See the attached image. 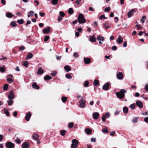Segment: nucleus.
I'll use <instances>...</instances> for the list:
<instances>
[{
	"instance_id": "obj_51",
	"label": "nucleus",
	"mask_w": 148,
	"mask_h": 148,
	"mask_svg": "<svg viewBox=\"0 0 148 148\" xmlns=\"http://www.w3.org/2000/svg\"><path fill=\"white\" fill-rule=\"evenodd\" d=\"M110 10V8L109 7H107L104 10V11L105 12H109Z\"/></svg>"
},
{
	"instance_id": "obj_35",
	"label": "nucleus",
	"mask_w": 148,
	"mask_h": 148,
	"mask_svg": "<svg viewBox=\"0 0 148 148\" xmlns=\"http://www.w3.org/2000/svg\"><path fill=\"white\" fill-rule=\"evenodd\" d=\"M10 25L12 27H15L17 25V24L16 23L13 21L11 22V23H10Z\"/></svg>"
},
{
	"instance_id": "obj_25",
	"label": "nucleus",
	"mask_w": 148,
	"mask_h": 148,
	"mask_svg": "<svg viewBox=\"0 0 148 148\" xmlns=\"http://www.w3.org/2000/svg\"><path fill=\"white\" fill-rule=\"evenodd\" d=\"M85 132L86 134H89L91 133L92 130L90 129H86L85 130Z\"/></svg>"
},
{
	"instance_id": "obj_9",
	"label": "nucleus",
	"mask_w": 148,
	"mask_h": 148,
	"mask_svg": "<svg viewBox=\"0 0 148 148\" xmlns=\"http://www.w3.org/2000/svg\"><path fill=\"white\" fill-rule=\"evenodd\" d=\"M117 78L119 80L122 79L123 78V75L122 73L121 72L119 73L116 75Z\"/></svg>"
},
{
	"instance_id": "obj_46",
	"label": "nucleus",
	"mask_w": 148,
	"mask_h": 148,
	"mask_svg": "<svg viewBox=\"0 0 148 148\" xmlns=\"http://www.w3.org/2000/svg\"><path fill=\"white\" fill-rule=\"evenodd\" d=\"M5 69L4 67H0V71L4 72L5 71Z\"/></svg>"
},
{
	"instance_id": "obj_49",
	"label": "nucleus",
	"mask_w": 148,
	"mask_h": 148,
	"mask_svg": "<svg viewBox=\"0 0 148 148\" xmlns=\"http://www.w3.org/2000/svg\"><path fill=\"white\" fill-rule=\"evenodd\" d=\"M104 115L105 116V117H106L107 118H109L110 116V114L108 112H107L106 113L105 115Z\"/></svg>"
},
{
	"instance_id": "obj_12",
	"label": "nucleus",
	"mask_w": 148,
	"mask_h": 148,
	"mask_svg": "<svg viewBox=\"0 0 148 148\" xmlns=\"http://www.w3.org/2000/svg\"><path fill=\"white\" fill-rule=\"evenodd\" d=\"M29 143L27 142H25L22 145V148H29Z\"/></svg>"
},
{
	"instance_id": "obj_61",
	"label": "nucleus",
	"mask_w": 148,
	"mask_h": 148,
	"mask_svg": "<svg viewBox=\"0 0 148 148\" xmlns=\"http://www.w3.org/2000/svg\"><path fill=\"white\" fill-rule=\"evenodd\" d=\"M120 112V111L119 110L116 111L114 112V114L115 115H118Z\"/></svg>"
},
{
	"instance_id": "obj_50",
	"label": "nucleus",
	"mask_w": 148,
	"mask_h": 148,
	"mask_svg": "<svg viewBox=\"0 0 148 148\" xmlns=\"http://www.w3.org/2000/svg\"><path fill=\"white\" fill-rule=\"evenodd\" d=\"M16 143L18 144H20L21 143V140L18 138H17L16 140Z\"/></svg>"
},
{
	"instance_id": "obj_36",
	"label": "nucleus",
	"mask_w": 148,
	"mask_h": 148,
	"mask_svg": "<svg viewBox=\"0 0 148 148\" xmlns=\"http://www.w3.org/2000/svg\"><path fill=\"white\" fill-rule=\"evenodd\" d=\"M6 16L8 18H11L12 17L13 15L10 13H7L6 14Z\"/></svg>"
},
{
	"instance_id": "obj_57",
	"label": "nucleus",
	"mask_w": 148,
	"mask_h": 148,
	"mask_svg": "<svg viewBox=\"0 0 148 148\" xmlns=\"http://www.w3.org/2000/svg\"><path fill=\"white\" fill-rule=\"evenodd\" d=\"M90 140L91 142L95 143L96 141V139L95 138H92Z\"/></svg>"
},
{
	"instance_id": "obj_44",
	"label": "nucleus",
	"mask_w": 148,
	"mask_h": 148,
	"mask_svg": "<svg viewBox=\"0 0 148 148\" xmlns=\"http://www.w3.org/2000/svg\"><path fill=\"white\" fill-rule=\"evenodd\" d=\"M130 107L132 109H134L135 108V106L134 104H131L130 106Z\"/></svg>"
},
{
	"instance_id": "obj_4",
	"label": "nucleus",
	"mask_w": 148,
	"mask_h": 148,
	"mask_svg": "<svg viewBox=\"0 0 148 148\" xmlns=\"http://www.w3.org/2000/svg\"><path fill=\"white\" fill-rule=\"evenodd\" d=\"M14 93V91L13 90H11L10 91V93L8 96V98L9 99L12 100L14 98L15 96L13 94Z\"/></svg>"
},
{
	"instance_id": "obj_33",
	"label": "nucleus",
	"mask_w": 148,
	"mask_h": 148,
	"mask_svg": "<svg viewBox=\"0 0 148 148\" xmlns=\"http://www.w3.org/2000/svg\"><path fill=\"white\" fill-rule=\"evenodd\" d=\"M67 98L66 97H62V101L64 103L67 101Z\"/></svg>"
},
{
	"instance_id": "obj_24",
	"label": "nucleus",
	"mask_w": 148,
	"mask_h": 148,
	"mask_svg": "<svg viewBox=\"0 0 148 148\" xmlns=\"http://www.w3.org/2000/svg\"><path fill=\"white\" fill-rule=\"evenodd\" d=\"M22 65L25 67H27L29 65V63L27 61H24L22 62Z\"/></svg>"
},
{
	"instance_id": "obj_56",
	"label": "nucleus",
	"mask_w": 148,
	"mask_h": 148,
	"mask_svg": "<svg viewBox=\"0 0 148 148\" xmlns=\"http://www.w3.org/2000/svg\"><path fill=\"white\" fill-rule=\"evenodd\" d=\"M105 18V19H106V17L104 16V15H102L100 16L99 17V18L100 19H102Z\"/></svg>"
},
{
	"instance_id": "obj_30",
	"label": "nucleus",
	"mask_w": 148,
	"mask_h": 148,
	"mask_svg": "<svg viewBox=\"0 0 148 148\" xmlns=\"http://www.w3.org/2000/svg\"><path fill=\"white\" fill-rule=\"evenodd\" d=\"M17 23L19 24H23L24 22V20L22 19H19L17 20Z\"/></svg>"
},
{
	"instance_id": "obj_54",
	"label": "nucleus",
	"mask_w": 148,
	"mask_h": 148,
	"mask_svg": "<svg viewBox=\"0 0 148 148\" xmlns=\"http://www.w3.org/2000/svg\"><path fill=\"white\" fill-rule=\"evenodd\" d=\"M60 15L62 17L64 16H65V14L64 13L60 11Z\"/></svg>"
},
{
	"instance_id": "obj_26",
	"label": "nucleus",
	"mask_w": 148,
	"mask_h": 148,
	"mask_svg": "<svg viewBox=\"0 0 148 148\" xmlns=\"http://www.w3.org/2000/svg\"><path fill=\"white\" fill-rule=\"evenodd\" d=\"M99 84V81L96 79H95L94 81V82H93V85L95 86H97V85H98Z\"/></svg>"
},
{
	"instance_id": "obj_60",
	"label": "nucleus",
	"mask_w": 148,
	"mask_h": 148,
	"mask_svg": "<svg viewBox=\"0 0 148 148\" xmlns=\"http://www.w3.org/2000/svg\"><path fill=\"white\" fill-rule=\"evenodd\" d=\"M105 117H106L104 115H103V116L101 118L102 120L103 121H104V122L105 121H106Z\"/></svg>"
},
{
	"instance_id": "obj_2",
	"label": "nucleus",
	"mask_w": 148,
	"mask_h": 148,
	"mask_svg": "<svg viewBox=\"0 0 148 148\" xmlns=\"http://www.w3.org/2000/svg\"><path fill=\"white\" fill-rule=\"evenodd\" d=\"M78 20L80 23H84L86 22V20L84 18L83 14H80L78 18Z\"/></svg>"
},
{
	"instance_id": "obj_6",
	"label": "nucleus",
	"mask_w": 148,
	"mask_h": 148,
	"mask_svg": "<svg viewBox=\"0 0 148 148\" xmlns=\"http://www.w3.org/2000/svg\"><path fill=\"white\" fill-rule=\"evenodd\" d=\"M136 105L140 108H142L143 107L142 102L140 101H137L136 102Z\"/></svg>"
},
{
	"instance_id": "obj_47",
	"label": "nucleus",
	"mask_w": 148,
	"mask_h": 148,
	"mask_svg": "<svg viewBox=\"0 0 148 148\" xmlns=\"http://www.w3.org/2000/svg\"><path fill=\"white\" fill-rule=\"evenodd\" d=\"M34 13V12L32 11H30L28 13V14H29L30 15L31 17L33 15Z\"/></svg>"
},
{
	"instance_id": "obj_23",
	"label": "nucleus",
	"mask_w": 148,
	"mask_h": 148,
	"mask_svg": "<svg viewBox=\"0 0 148 148\" xmlns=\"http://www.w3.org/2000/svg\"><path fill=\"white\" fill-rule=\"evenodd\" d=\"M90 40L91 42H95L96 41V39L95 37L92 36L90 38Z\"/></svg>"
},
{
	"instance_id": "obj_21",
	"label": "nucleus",
	"mask_w": 148,
	"mask_h": 148,
	"mask_svg": "<svg viewBox=\"0 0 148 148\" xmlns=\"http://www.w3.org/2000/svg\"><path fill=\"white\" fill-rule=\"evenodd\" d=\"M97 40L99 41H103L104 40V38L103 36H97Z\"/></svg>"
},
{
	"instance_id": "obj_45",
	"label": "nucleus",
	"mask_w": 148,
	"mask_h": 148,
	"mask_svg": "<svg viewBox=\"0 0 148 148\" xmlns=\"http://www.w3.org/2000/svg\"><path fill=\"white\" fill-rule=\"evenodd\" d=\"M89 82L88 81H86L84 84V86L85 87H88V86Z\"/></svg>"
},
{
	"instance_id": "obj_63",
	"label": "nucleus",
	"mask_w": 148,
	"mask_h": 148,
	"mask_svg": "<svg viewBox=\"0 0 148 148\" xmlns=\"http://www.w3.org/2000/svg\"><path fill=\"white\" fill-rule=\"evenodd\" d=\"M16 15L19 16H21L22 15V14L19 12H17Z\"/></svg>"
},
{
	"instance_id": "obj_19",
	"label": "nucleus",
	"mask_w": 148,
	"mask_h": 148,
	"mask_svg": "<svg viewBox=\"0 0 148 148\" xmlns=\"http://www.w3.org/2000/svg\"><path fill=\"white\" fill-rule=\"evenodd\" d=\"M64 69L66 72H69L71 70V68L68 65H66L64 66Z\"/></svg>"
},
{
	"instance_id": "obj_48",
	"label": "nucleus",
	"mask_w": 148,
	"mask_h": 148,
	"mask_svg": "<svg viewBox=\"0 0 148 148\" xmlns=\"http://www.w3.org/2000/svg\"><path fill=\"white\" fill-rule=\"evenodd\" d=\"M66 77L68 79H71L72 78V77L69 74H66L65 75Z\"/></svg>"
},
{
	"instance_id": "obj_62",
	"label": "nucleus",
	"mask_w": 148,
	"mask_h": 148,
	"mask_svg": "<svg viewBox=\"0 0 148 148\" xmlns=\"http://www.w3.org/2000/svg\"><path fill=\"white\" fill-rule=\"evenodd\" d=\"M25 49V47L23 46H21L20 48L19 49L20 50H23Z\"/></svg>"
},
{
	"instance_id": "obj_53",
	"label": "nucleus",
	"mask_w": 148,
	"mask_h": 148,
	"mask_svg": "<svg viewBox=\"0 0 148 148\" xmlns=\"http://www.w3.org/2000/svg\"><path fill=\"white\" fill-rule=\"evenodd\" d=\"M49 36H46L45 37L44 40L45 41H47L49 39Z\"/></svg>"
},
{
	"instance_id": "obj_59",
	"label": "nucleus",
	"mask_w": 148,
	"mask_h": 148,
	"mask_svg": "<svg viewBox=\"0 0 148 148\" xmlns=\"http://www.w3.org/2000/svg\"><path fill=\"white\" fill-rule=\"evenodd\" d=\"M79 55L77 53H73V56L75 57H77Z\"/></svg>"
},
{
	"instance_id": "obj_37",
	"label": "nucleus",
	"mask_w": 148,
	"mask_h": 148,
	"mask_svg": "<svg viewBox=\"0 0 148 148\" xmlns=\"http://www.w3.org/2000/svg\"><path fill=\"white\" fill-rule=\"evenodd\" d=\"M4 113L6 114L7 116H10V113L7 110L4 109Z\"/></svg>"
},
{
	"instance_id": "obj_13",
	"label": "nucleus",
	"mask_w": 148,
	"mask_h": 148,
	"mask_svg": "<svg viewBox=\"0 0 148 148\" xmlns=\"http://www.w3.org/2000/svg\"><path fill=\"white\" fill-rule=\"evenodd\" d=\"M44 72V70L41 67H39L38 69V71L37 72L38 74L41 75Z\"/></svg>"
},
{
	"instance_id": "obj_11",
	"label": "nucleus",
	"mask_w": 148,
	"mask_h": 148,
	"mask_svg": "<svg viewBox=\"0 0 148 148\" xmlns=\"http://www.w3.org/2000/svg\"><path fill=\"white\" fill-rule=\"evenodd\" d=\"M109 85L110 84L108 83H105L103 86V89L106 90H108L109 89Z\"/></svg>"
},
{
	"instance_id": "obj_18",
	"label": "nucleus",
	"mask_w": 148,
	"mask_h": 148,
	"mask_svg": "<svg viewBox=\"0 0 148 148\" xmlns=\"http://www.w3.org/2000/svg\"><path fill=\"white\" fill-rule=\"evenodd\" d=\"M79 103H80L79 106L80 108H84L85 107L86 105L85 102H79Z\"/></svg>"
},
{
	"instance_id": "obj_20",
	"label": "nucleus",
	"mask_w": 148,
	"mask_h": 148,
	"mask_svg": "<svg viewBox=\"0 0 148 148\" xmlns=\"http://www.w3.org/2000/svg\"><path fill=\"white\" fill-rule=\"evenodd\" d=\"M33 56V55L31 53H29L26 58V60H28L31 58Z\"/></svg>"
},
{
	"instance_id": "obj_16",
	"label": "nucleus",
	"mask_w": 148,
	"mask_h": 148,
	"mask_svg": "<svg viewBox=\"0 0 148 148\" xmlns=\"http://www.w3.org/2000/svg\"><path fill=\"white\" fill-rule=\"evenodd\" d=\"M116 41L119 43L122 42H123V38L121 36H119L117 38Z\"/></svg>"
},
{
	"instance_id": "obj_1",
	"label": "nucleus",
	"mask_w": 148,
	"mask_h": 148,
	"mask_svg": "<svg viewBox=\"0 0 148 148\" xmlns=\"http://www.w3.org/2000/svg\"><path fill=\"white\" fill-rule=\"evenodd\" d=\"M126 91L125 90H122L120 92H116V95L118 98L122 99L125 96L124 93H126Z\"/></svg>"
},
{
	"instance_id": "obj_14",
	"label": "nucleus",
	"mask_w": 148,
	"mask_h": 148,
	"mask_svg": "<svg viewBox=\"0 0 148 148\" xmlns=\"http://www.w3.org/2000/svg\"><path fill=\"white\" fill-rule=\"evenodd\" d=\"M84 61L86 64H88L90 62L91 60L89 58H84Z\"/></svg>"
},
{
	"instance_id": "obj_8",
	"label": "nucleus",
	"mask_w": 148,
	"mask_h": 148,
	"mask_svg": "<svg viewBox=\"0 0 148 148\" xmlns=\"http://www.w3.org/2000/svg\"><path fill=\"white\" fill-rule=\"evenodd\" d=\"M92 116L94 119H97L99 116V114L97 112H95L93 114Z\"/></svg>"
},
{
	"instance_id": "obj_5",
	"label": "nucleus",
	"mask_w": 148,
	"mask_h": 148,
	"mask_svg": "<svg viewBox=\"0 0 148 148\" xmlns=\"http://www.w3.org/2000/svg\"><path fill=\"white\" fill-rule=\"evenodd\" d=\"M6 146L8 148H13L14 147V145L12 143L9 142L6 143Z\"/></svg>"
},
{
	"instance_id": "obj_7",
	"label": "nucleus",
	"mask_w": 148,
	"mask_h": 148,
	"mask_svg": "<svg viewBox=\"0 0 148 148\" xmlns=\"http://www.w3.org/2000/svg\"><path fill=\"white\" fill-rule=\"evenodd\" d=\"M43 32L45 34H47L50 32V27H49L46 28H44L43 29Z\"/></svg>"
},
{
	"instance_id": "obj_64",
	"label": "nucleus",
	"mask_w": 148,
	"mask_h": 148,
	"mask_svg": "<svg viewBox=\"0 0 148 148\" xmlns=\"http://www.w3.org/2000/svg\"><path fill=\"white\" fill-rule=\"evenodd\" d=\"M144 121L145 122L148 123V117L145 118L144 119Z\"/></svg>"
},
{
	"instance_id": "obj_43",
	"label": "nucleus",
	"mask_w": 148,
	"mask_h": 148,
	"mask_svg": "<svg viewBox=\"0 0 148 148\" xmlns=\"http://www.w3.org/2000/svg\"><path fill=\"white\" fill-rule=\"evenodd\" d=\"M66 132V131H65V130H61L60 131V134L61 135L63 136L65 134Z\"/></svg>"
},
{
	"instance_id": "obj_34",
	"label": "nucleus",
	"mask_w": 148,
	"mask_h": 148,
	"mask_svg": "<svg viewBox=\"0 0 148 148\" xmlns=\"http://www.w3.org/2000/svg\"><path fill=\"white\" fill-rule=\"evenodd\" d=\"M138 117H134L132 120V121L133 123H135L137 122L138 119Z\"/></svg>"
},
{
	"instance_id": "obj_32",
	"label": "nucleus",
	"mask_w": 148,
	"mask_h": 148,
	"mask_svg": "<svg viewBox=\"0 0 148 148\" xmlns=\"http://www.w3.org/2000/svg\"><path fill=\"white\" fill-rule=\"evenodd\" d=\"M123 110L125 113H127L128 112V109L127 107H125L123 108Z\"/></svg>"
},
{
	"instance_id": "obj_22",
	"label": "nucleus",
	"mask_w": 148,
	"mask_h": 148,
	"mask_svg": "<svg viewBox=\"0 0 148 148\" xmlns=\"http://www.w3.org/2000/svg\"><path fill=\"white\" fill-rule=\"evenodd\" d=\"M32 138L34 140H36L38 138L39 136L37 134H34L32 136Z\"/></svg>"
},
{
	"instance_id": "obj_41",
	"label": "nucleus",
	"mask_w": 148,
	"mask_h": 148,
	"mask_svg": "<svg viewBox=\"0 0 148 148\" xmlns=\"http://www.w3.org/2000/svg\"><path fill=\"white\" fill-rule=\"evenodd\" d=\"M58 0H52V3L54 5L56 4L57 3Z\"/></svg>"
},
{
	"instance_id": "obj_3",
	"label": "nucleus",
	"mask_w": 148,
	"mask_h": 148,
	"mask_svg": "<svg viewBox=\"0 0 148 148\" xmlns=\"http://www.w3.org/2000/svg\"><path fill=\"white\" fill-rule=\"evenodd\" d=\"M72 144L71 145V147L72 148H75L78 145V141L76 139H74L72 141Z\"/></svg>"
},
{
	"instance_id": "obj_58",
	"label": "nucleus",
	"mask_w": 148,
	"mask_h": 148,
	"mask_svg": "<svg viewBox=\"0 0 148 148\" xmlns=\"http://www.w3.org/2000/svg\"><path fill=\"white\" fill-rule=\"evenodd\" d=\"M56 74H57V72L56 71H55L52 72L51 73V75L53 76H54L56 75Z\"/></svg>"
},
{
	"instance_id": "obj_29",
	"label": "nucleus",
	"mask_w": 148,
	"mask_h": 148,
	"mask_svg": "<svg viewBox=\"0 0 148 148\" xmlns=\"http://www.w3.org/2000/svg\"><path fill=\"white\" fill-rule=\"evenodd\" d=\"M145 19L146 16H143L142 18L140 20V21L142 22V23H143L145 22Z\"/></svg>"
},
{
	"instance_id": "obj_17",
	"label": "nucleus",
	"mask_w": 148,
	"mask_h": 148,
	"mask_svg": "<svg viewBox=\"0 0 148 148\" xmlns=\"http://www.w3.org/2000/svg\"><path fill=\"white\" fill-rule=\"evenodd\" d=\"M32 87L34 89H38L39 88V87L36 83H34L32 85Z\"/></svg>"
},
{
	"instance_id": "obj_31",
	"label": "nucleus",
	"mask_w": 148,
	"mask_h": 148,
	"mask_svg": "<svg viewBox=\"0 0 148 148\" xmlns=\"http://www.w3.org/2000/svg\"><path fill=\"white\" fill-rule=\"evenodd\" d=\"M8 84H5L3 87V89L4 90H6L8 88Z\"/></svg>"
},
{
	"instance_id": "obj_27",
	"label": "nucleus",
	"mask_w": 148,
	"mask_h": 148,
	"mask_svg": "<svg viewBox=\"0 0 148 148\" xmlns=\"http://www.w3.org/2000/svg\"><path fill=\"white\" fill-rule=\"evenodd\" d=\"M44 79L45 80H47L51 79H52V77L50 76L47 75L46 76L44 77Z\"/></svg>"
},
{
	"instance_id": "obj_52",
	"label": "nucleus",
	"mask_w": 148,
	"mask_h": 148,
	"mask_svg": "<svg viewBox=\"0 0 148 148\" xmlns=\"http://www.w3.org/2000/svg\"><path fill=\"white\" fill-rule=\"evenodd\" d=\"M81 1V0H76L75 3L77 4V5H78L80 3Z\"/></svg>"
},
{
	"instance_id": "obj_15",
	"label": "nucleus",
	"mask_w": 148,
	"mask_h": 148,
	"mask_svg": "<svg viewBox=\"0 0 148 148\" xmlns=\"http://www.w3.org/2000/svg\"><path fill=\"white\" fill-rule=\"evenodd\" d=\"M31 116V114L30 112H28L27 114L25 116V119L27 121H28L29 120V119Z\"/></svg>"
},
{
	"instance_id": "obj_40",
	"label": "nucleus",
	"mask_w": 148,
	"mask_h": 148,
	"mask_svg": "<svg viewBox=\"0 0 148 148\" xmlns=\"http://www.w3.org/2000/svg\"><path fill=\"white\" fill-rule=\"evenodd\" d=\"M108 132V129L106 127H105L102 130V132L103 133H107Z\"/></svg>"
},
{
	"instance_id": "obj_39",
	"label": "nucleus",
	"mask_w": 148,
	"mask_h": 148,
	"mask_svg": "<svg viewBox=\"0 0 148 148\" xmlns=\"http://www.w3.org/2000/svg\"><path fill=\"white\" fill-rule=\"evenodd\" d=\"M73 123L72 122H70L68 124V126L69 128H71L73 127Z\"/></svg>"
},
{
	"instance_id": "obj_38",
	"label": "nucleus",
	"mask_w": 148,
	"mask_h": 148,
	"mask_svg": "<svg viewBox=\"0 0 148 148\" xmlns=\"http://www.w3.org/2000/svg\"><path fill=\"white\" fill-rule=\"evenodd\" d=\"M68 13L70 14H72L73 13V11L72 8H70L68 10Z\"/></svg>"
},
{
	"instance_id": "obj_28",
	"label": "nucleus",
	"mask_w": 148,
	"mask_h": 148,
	"mask_svg": "<svg viewBox=\"0 0 148 148\" xmlns=\"http://www.w3.org/2000/svg\"><path fill=\"white\" fill-rule=\"evenodd\" d=\"M7 103L9 106H11L14 103V101L10 99L7 101Z\"/></svg>"
},
{
	"instance_id": "obj_42",
	"label": "nucleus",
	"mask_w": 148,
	"mask_h": 148,
	"mask_svg": "<svg viewBox=\"0 0 148 148\" xmlns=\"http://www.w3.org/2000/svg\"><path fill=\"white\" fill-rule=\"evenodd\" d=\"M7 81L10 83H12L13 81V80L11 78H8L7 79Z\"/></svg>"
},
{
	"instance_id": "obj_55",
	"label": "nucleus",
	"mask_w": 148,
	"mask_h": 148,
	"mask_svg": "<svg viewBox=\"0 0 148 148\" xmlns=\"http://www.w3.org/2000/svg\"><path fill=\"white\" fill-rule=\"evenodd\" d=\"M145 89L146 91H148V84H146L145 85Z\"/></svg>"
},
{
	"instance_id": "obj_10",
	"label": "nucleus",
	"mask_w": 148,
	"mask_h": 148,
	"mask_svg": "<svg viewBox=\"0 0 148 148\" xmlns=\"http://www.w3.org/2000/svg\"><path fill=\"white\" fill-rule=\"evenodd\" d=\"M135 12V10L134 9L131 10L127 14V16L128 18H130L132 16L133 13V12Z\"/></svg>"
}]
</instances>
